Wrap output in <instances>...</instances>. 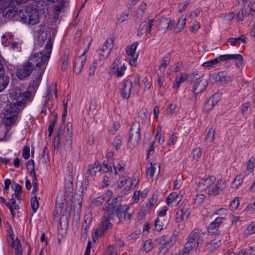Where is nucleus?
<instances>
[{"instance_id": "1", "label": "nucleus", "mask_w": 255, "mask_h": 255, "mask_svg": "<svg viewBox=\"0 0 255 255\" xmlns=\"http://www.w3.org/2000/svg\"><path fill=\"white\" fill-rule=\"evenodd\" d=\"M52 49V42L51 40L49 39L43 51L35 53L29 57V60L28 62L31 63L34 68V67L39 68V73H41V75H43L44 73L50 58Z\"/></svg>"}, {"instance_id": "2", "label": "nucleus", "mask_w": 255, "mask_h": 255, "mask_svg": "<svg viewBox=\"0 0 255 255\" xmlns=\"http://www.w3.org/2000/svg\"><path fill=\"white\" fill-rule=\"evenodd\" d=\"M18 15L20 21L28 25L36 24L39 19V12L33 6L28 5L19 10Z\"/></svg>"}, {"instance_id": "3", "label": "nucleus", "mask_w": 255, "mask_h": 255, "mask_svg": "<svg viewBox=\"0 0 255 255\" xmlns=\"http://www.w3.org/2000/svg\"><path fill=\"white\" fill-rule=\"evenodd\" d=\"M9 97L11 100H16L15 104L25 106L28 102L33 100L34 93L30 91L22 92L18 88H13L9 91Z\"/></svg>"}, {"instance_id": "4", "label": "nucleus", "mask_w": 255, "mask_h": 255, "mask_svg": "<svg viewBox=\"0 0 255 255\" xmlns=\"http://www.w3.org/2000/svg\"><path fill=\"white\" fill-rule=\"evenodd\" d=\"M139 179L135 177L134 179L133 177L126 176H122V177L118 180L116 183L117 187L119 189L122 188L124 187V189L121 191V194L122 195H126L128 194L131 188L135 187L138 182Z\"/></svg>"}, {"instance_id": "5", "label": "nucleus", "mask_w": 255, "mask_h": 255, "mask_svg": "<svg viewBox=\"0 0 255 255\" xmlns=\"http://www.w3.org/2000/svg\"><path fill=\"white\" fill-rule=\"evenodd\" d=\"M20 106L18 104L10 103L9 107L5 111L4 116L7 126H10L18 120Z\"/></svg>"}, {"instance_id": "6", "label": "nucleus", "mask_w": 255, "mask_h": 255, "mask_svg": "<svg viewBox=\"0 0 255 255\" xmlns=\"http://www.w3.org/2000/svg\"><path fill=\"white\" fill-rule=\"evenodd\" d=\"M140 137V124L138 122H135L129 129L128 142L136 146L139 142Z\"/></svg>"}, {"instance_id": "7", "label": "nucleus", "mask_w": 255, "mask_h": 255, "mask_svg": "<svg viewBox=\"0 0 255 255\" xmlns=\"http://www.w3.org/2000/svg\"><path fill=\"white\" fill-rule=\"evenodd\" d=\"M33 70L32 65L27 61L16 70V76L19 80H24L31 75Z\"/></svg>"}, {"instance_id": "8", "label": "nucleus", "mask_w": 255, "mask_h": 255, "mask_svg": "<svg viewBox=\"0 0 255 255\" xmlns=\"http://www.w3.org/2000/svg\"><path fill=\"white\" fill-rule=\"evenodd\" d=\"M114 209V212L117 216L119 220H121L124 216V219L126 221H128L130 219L131 217V214L128 213V210L129 209V207L127 204L125 205H119L113 207Z\"/></svg>"}, {"instance_id": "9", "label": "nucleus", "mask_w": 255, "mask_h": 255, "mask_svg": "<svg viewBox=\"0 0 255 255\" xmlns=\"http://www.w3.org/2000/svg\"><path fill=\"white\" fill-rule=\"evenodd\" d=\"M87 172L90 175H94L97 172L107 173L110 172L109 161L104 160L102 166H100L98 162H95L92 167H89Z\"/></svg>"}, {"instance_id": "10", "label": "nucleus", "mask_w": 255, "mask_h": 255, "mask_svg": "<svg viewBox=\"0 0 255 255\" xmlns=\"http://www.w3.org/2000/svg\"><path fill=\"white\" fill-rule=\"evenodd\" d=\"M73 176H66L65 178V192L64 200L67 198H73L74 185H73Z\"/></svg>"}, {"instance_id": "11", "label": "nucleus", "mask_w": 255, "mask_h": 255, "mask_svg": "<svg viewBox=\"0 0 255 255\" xmlns=\"http://www.w3.org/2000/svg\"><path fill=\"white\" fill-rule=\"evenodd\" d=\"M157 22L154 19H149L147 21H143L139 25V29L137 33L138 36H142L143 34H151V28L154 25V23Z\"/></svg>"}, {"instance_id": "12", "label": "nucleus", "mask_w": 255, "mask_h": 255, "mask_svg": "<svg viewBox=\"0 0 255 255\" xmlns=\"http://www.w3.org/2000/svg\"><path fill=\"white\" fill-rule=\"evenodd\" d=\"M157 22L158 29L160 30L166 31L168 28L172 29L175 24L174 20H170L164 17L159 18Z\"/></svg>"}, {"instance_id": "13", "label": "nucleus", "mask_w": 255, "mask_h": 255, "mask_svg": "<svg viewBox=\"0 0 255 255\" xmlns=\"http://www.w3.org/2000/svg\"><path fill=\"white\" fill-rule=\"evenodd\" d=\"M132 87V82L129 79H127L124 81L121 90V93L122 98L124 99L128 100L129 99Z\"/></svg>"}, {"instance_id": "14", "label": "nucleus", "mask_w": 255, "mask_h": 255, "mask_svg": "<svg viewBox=\"0 0 255 255\" xmlns=\"http://www.w3.org/2000/svg\"><path fill=\"white\" fill-rule=\"evenodd\" d=\"M37 44L42 46L47 39V31L44 23L39 25V29L37 30Z\"/></svg>"}, {"instance_id": "15", "label": "nucleus", "mask_w": 255, "mask_h": 255, "mask_svg": "<svg viewBox=\"0 0 255 255\" xmlns=\"http://www.w3.org/2000/svg\"><path fill=\"white\" fill-rule=\"evenodd\" d=\"M219 62L224 61L230 59H235L237 61V65L239 67L242 65L244 61L243 56L240 54H225L218 57Z\"/></svg>"}, {"instance_id": "16", "label": "nucleus", "mask_w": 255, "mask_h": 255, "mask_svg": "<svg viewBox=\"0 0 255 255\" xmlns=\"http://www.w3.org/2000/svg\"><path fill=\"white\" fill-rule=\"evenodd\" d=\"M114 36L113 35H110L107 38L106 41L104 44V46H105L106 48H103L102 49V52H105L106 53V55L105 56L104 54L102 53H100L99 56H102L103 58H106L109 54L110 53L111 49L114 47Z\"/></svg>"}, {"instance_id": "17", "label": "nucleus", "mask_w": 255, "mask_h": 255, "mask_svg": "<svg viewBox=\"0 0 255 255\" xmlns=\"http://www.w3.org/2000/svg\"><path fill=\"white\" fill-rule=\"evenodd\" d=\"M86 51L84 52L81 56L78 59H76L74 64L73 72L76 74L78 75L82 71L84 64L85 63L86 58L84 56Z\"/></svg>"}, {"instance_id": "18", "label": "nucleus", "mask_w": 255, "mask_h": 255, "mask_svg": "<svg viewBox=\"0 0 255 255\" xmlns=\"http://www.w3.org/2000/svg\"><path fill=\"white\" fill-rule=\"evenodd\" d=\"M208 85V82L206 80L201 79L198 82L194 84L192 91L195 95L203 92Z\"/></svg>"}, {"instance_id": "19", "label": "nucleus", "mask_w": 255, "mask_h": 255, "mask_svg": "<svg viewBox=\"0 0 255 255\" xmlns=\"http://www.w3.org/2000/svg\"><path fill=\"white\" fill-rule=\"evenodd\" d=\"M215 180V176H207L206 178L204 177L201 179L198 183V186L202 190H205L213 184Z\"/></svg>"}, {"instance_id": "20", "label": "nucleus", "mask_w": 255, "mask_h": 255, "mask_svg": "<svg viewBox=\"0 0 255 255\" xmlns=\"http://www.w3.org/2000/svg\"><path fill=\"white\" fill-rule=\"evenodd\" d=\"M17 12V10L15 7L8 5L3 10L2 14L6 18H11L13 17Z\"/></svg>"}, {"instance_id": "21", "label": "nucleus", "mask_w": 255, "mask_h": 255, "mask_svg": "<svg viewBox=\"0 0 255 255\" xmlns=\"http://www.w3.org/2000/svg\"><path fill=\"white\" fill-rule=\"evenodd\" d=\"M10 78L3 72L0 74V92L4 90L9 83Z\"/></svg>"}, {"instance_id": "22", "label": "nucleus", "mask_w": 255, "mask_h": 255, "mask_svg": "<svg viewBox=\"0 0 255 255\" xmlns=\"http://www.w3.org/2000/svg\"><path fill=\"white\" fill-rule=\"evenodd\" d=\"M189 75L185 73H182L180 77H177L175 80V83L173 84L172 87L173 88H179L181 83L185 82L188 78Z\"/></svg>"}, {"instance_id": "23", "label": "nucleus", "mask_w": 255, "mask_h": 255, "mask_svg": "<svg viewBox=\"0 0 255 255\" xmlns=\"http://www.w3.org/2000/svg\"><path fill=\"white\" fill-rule=\"evenodd\" d=\"M67 133L68 134V137L66 138L65 145H66L68 147H71L72 143L71 137L73 135V127L72 123L70 122L68 123L67 124Z\"/></svg>"}, {"instance_id": "24", "label": "nucleus", "mask_w": 255, "mask_h": 255, "mask_svg": "<svg viewBox=\"0 0 255 255\" xmlns=\"http://www.w3.org/2000/svg\"><path fill=\"white\" fill-rule=\"evenodd\" d=\"M49 2H55L57 3L54 6V9L56 12L60 11L64 7L66 6V4H68V0H47Z\"/></svg>"}, {"instance_id": "25", "label": "nucleus", "mask_w": 255, "mask_h": 255, "mask_svg": "<svg viewBox=\"0 0 255 255\" xmlns=\"http://www.w3.org/2000/svg\"><path fill=\"white\" fill-rule=\"evenodd\" d=\"M110 201V198H108V200L106 202V205L105 208H104V210L106 211V213L104 214V216H107L109 218H114V209L113 208L114 206H112L111 203H109V202Z\"/></svg>"}, {"instance_id": "26", "label": "nucleus", "mask_w": 255, "mask_h": 255, "mask_svg": "<svg viewBox=\"0 0 255 255\" xmlns=\"http://www.w3.org/2000/svg\"><path fill=\"white\" fill-rule=\"evenodd\" d=\"M113 219L114 218H109L107 216H103L101 224L103 233H104L105 231L112 228L113 225L110 223V221L113 220Z\"/></svg>"}, {"instance_id": "27", "label": "nucleus", "mask_w": 255, "mask_h": 255, "mask_svg": "<svg viewBox=\"0 0 255 255\" xmlns=\"http://www.w3.org/2000/svg\"><path fill=\"white\" fill-rule=\"evenodd\" d=\"M171 59V54L169 53H167L162 58V62L159 66V70L162 72L164 71L167 66L169 64Z\"/></svg>"}, {"instance_id": "28", "label": "nucleus", "mask_w": 255, "mask_h": 255, "mask_svg": "<svg viewBox=\"0 0 255 255\" xmlns=\"http://www.w3.org/2000/svg\"><path fill=\"white\" fill-rule=\"evenodd\" d=\"M221 96L222 94L220 93H216L214 94L212 98L206 102L205 106H208V105H210V100H211V106L212 107H213L220 100Z\"/></svg>"}, {"instance_id": "29", "label": "nucleus", "mask_w": 255, "mask_h": 255, "mask_svg": "<svg viewBox=\"0 0 255 255\" xmlns=\"http://www.w3.org/2000/svg\"><path fill=\"white\" fill-rule=\"evenodd\" d=\"M107 196L106 195H103L97 198H93L91 203V206L94 208L101 205L104 202Z\"/></svg>"}, {"instance_id": "30", "label": "nucleus", "mask_w": 255, "mask_h": 255, "mask_svg": "<svg viewBox=\"0 0 255 255\" xmlns=\"http://www.w3.org/2000/svg\"><path fill=\"white\" fill-rule=\"evenodd\" d=\"M242 41L244 43H246V37L245 35H242L238 37H231L227 40V42L230 43L231 45H235Z\"/></svg>"}, {"instance_id": "31", "label": "nucleus", "mask_w": 255, "mask_h": 255, "mask_svg": "<svg viewBox=\"0 0 255 255\" xmlns=\"http://www.w3.org/2000/svg\"><path fill=\"white\" fill-rule=\"evenodd\" d=\"M138 45L137 42H134L132 45L128 46L126 48V53L128 56L133 57L135 56V50Z\"/></svg>"}, {"instance_id": "32", "label": "nucleus", "mask_w": 255, "mask_h": 255, "mask_svg": "<svg viewBox=\"0 0 255 255\" xmlns=\"http://www.w3.org/2000/svg\"><path fill=\"white\" fill-rule=\"evenodd\" d=\"M71 213L69 212H66L64 210L63 213L62 214L61 217L60 218L59 222L58 224L60 225V226H61L62 222H64L66 224L67 227L69 226V221L71 217Z\"/></svg>"}, {"instance_id": "33", "label": "nucleus", "mask_w": 255, "mask_h": 255, "mask_svg": "<svg viewBox=\"0 0 255 255\" xmlns=\"http://www.w3.org/2000/svg\"><path fill=\"white\" fill-rule=\"evenodd\" d=\"M42 76V75H41V73H39L38 76L36 78L35 80L32 81V83L30 84L27 91H29L30 89H32V90L35 91L37 89L40 83Z\"/></svg>"}, {"instance_id": "34", "label": "nucleus", "mask_w": 255, "mask_h": 255, "mask_svg": "<svg viewBox=\"0 0 255 255\" xmlns=\"http://www.w3.org/2000/svg\"><path fill=\"white\" fill-rule=\"evenodd\" d=\"M157 168H158L157 173L159 174L160 165L158 163H154L153 165L151 164V167L146 169V175H153Z\"/></svg>"}, {"instance_id": "35", "label": "nucleus", "mask_w": 255, "mask_h": 255, "mask_svg": "<svg viewBox=\"0 0 255 255\" xmlns=\"http://www.w3.org/2000/svg\"><path fill=\"white\" fill-rule=\"evenodd\" d=\"M111 164L112 163L111 162L109 166V172L111 173H114L116 175L118 173L117 170H118L120 172H123L125 170L124 167L122 166L120 164H118L117 167H116L114 164H113V166H112Z\"/></svg>"}, {"instance_id": "36", "label": "nucleus", "mask_w": 255, "mask_h": 255, "mask_svg": "<svg viewBox=\"0 0 255 255\" xmlns=\"http://www.w3.org/2000/svg\"><path fill=\"white\" fill-rule=\"evenodd\" d=\"M60 60L61 62V70L62 71H65L68 66L69 55L64 53Z\"/></svg>"}, {"instance_id": "37", "label": "nucleus", "mask_w": 255, "mask_h": 255, "mask_svg": "<svg viewBox=\"0 0 255 255\" xmlns=\"http://www.w3.org/2000/svg\"><path fill=\"white\" fill-rule=\"evenodd\" d=\"M215 128L212 126L209 129L206 137L205 140H208L210 142H212L215 139Z\"/></svg>"}, {"instance_id": "38", "label": "nucleus", "mask_w": 255, "mask_h": 255, "mask_svg": "<svg viewBox=\"0 0 255 255\" xmlns=\"http://www.w3.org/2000/svg\"><path fill=\"white\" fill-rule=\"evenodd\" d=\"M186 18H179L176 25V27L175 28V31L176 33L180 32L183 28L186 23Z\"/></svg>"}, {"instance_id": "39", "label": "nucleus", "mask_w": 255, "mask_h": 255, "mask_svg": "<svg viewBox=\"0 0 255 255\" xmlns=\"http://www.w3.org/2000/svg\"><path fill=\"white\" fill-rule=\"evenodd\" d=\"M205 196L203 194H197L194 197V204L198 206L201 205L205 200Z\"/></svg>"}, {"instance_id": "40", "label": "nucleus", "mask_w": 255, "mask_h": 255, "mask_svg": "<svg viewBox=\"0 0 255 255\" xmlns=\"http://www.w3.org/2000/svg\"><path fill=\"white\" fill-rule=\"evenodd\" d=\"M182 206V205L179 206V210L177 211L176 214V222L177 223H179L182 221L184 218L183 213V208Z\"/></svg>"}, {"instance_id": "41", "label": "nucleus", "mask_w": 255, "mask_h": 255, "mask_svg": "<svg viewBox=\"0 0 255 255\" xmlns=\"http://www.w3.org/2000/svg\"><path fill=\"white\" fill-rule=\"evenodd\" d=\"M123 139L121 136L117 135L115 138L113 145L115 147L116 150L119 151L121 147Z\"/></svg>"}, {"instance_id": "42", "label": "nucleus", "mask_w": 255, "mask_h": 255, "mask_svg": "<svg viewBox=\"0 0 255 255\" xmlns=\"http://www.w3.org/2000/svg\"><path fill=\"white\" fill-rule=\"evenodd\" d=\"M243 182V178L241 176H236L231 183V187L236 189Z\"/></svg>"}, {"instance_id": "43", "label": "nucleus", "mask_w": 255, "mask_h": 255, "mask_svg": "<svg viewBox=\"0 0 255 255\" xmlns=\"http://www.w3.org/2000/svg\"><path fill=\"white\" fill-rule=\"evenodd\" d=\"M255 166V158L251 157L247 162V170L249 171V173H253L254 167Z\"/></svg>"}, {"instance_id": "44", "label": "nucleus", "mask_w": 255, "mask_h": 255, "mask_svg": "<svg viewBox=\"0 0 255 255\" xmlns=\"http://www.w3.org/2000/svg\"><path fill=\"white\" fill-rule=\"evenodd\" d=\"M219 63L218 57H216L215 59H211L210 60L205 62L202 64V66L205 67H213L215 65H217Z\"/></svg>"}, {"instance_id": "45", "label": "nucleus", "mask_w": 255, "mask_h": 255, "mask_svg": "<svg viewBox=\"0 0 255 255\" xmlns=\"http://www.w3.org/2000/svg\"><path fill=\"white\" fill-rule=\"evenodd\" d=\"M30 204L33 213H35L39 206V202L37 200L36 196H35L31 199Z\"/></svg>"}, {"instance_id": "46", "label": "nucleus", "mask_w": 255, "mask_h": 255, "mask_svg": "<svg viewBox=\"0 0 255 255\" xmlns=\"http://www.w3.org/2000/svg\"><path fill=\"white\" fill-rule=\"evenodd\" d=\"M250 7L249 11L246 10L245 15L246 16H254L255 14V0H254L250 5H249Z\"/></svg>"}, {"instance_id": "47", "label": "nucleus", "mask_w": 255, "mask_h": 255, "mask_svg": "<svg viewBox=\"0 0 255 255\" xmlns=\"http://www.w3.org/2000/svg\"><path fill=\"white\" fill-rule=\"evenodd\" d=\"M160 245V247L159 248V251L158 252V254H160L164 249H165L164 253H166L168 251V250L172 247L170 246V243H169L167 241L163 243L161 245Z\"/></svg>"}, {"instance_id": "48", "label": "nucleus", "mask_w": 255, "mask_h": 255, "mask_svg": "<svg viewBox=\"0 0 255 255\" xmlns=\"http://www.w3.org/2000/svg\"><path fill=\"white\" fill-rule=\"evenodd\" d=\"M179 237V232L175 230L173 232L172 236L170 237L169 240L167 241L169 243H170V246H173L175 242L177 241Z\"/></svg>"}, {"instance_id": "49", "label": "nucleus", "mask_w": 255, "mask_h": 255, "mask_svg": "<svg viewBox=\"0 0 255 255\" xmlns=\"http://www.w3.org/2000/svg\"><path fill=\"white\" fill-rule=\"evenodd\" d=\"M26 168L27 171L32 174L34 173L33 175H36L34 172V161L32 159L29 160L27 164H26Z\"/></svg>"}, {"instance_id": "50", "label": "nucleus", "mask_w": 255, "mask_h": 255, "mask_svg": "<svg viewBox=\"0 0 255 255\" xmlns=\"http://www.w3.org/2000/svg\"><path fill=\"white\" fill-rule=\"evenodd\" d=\"M198 237V234L196 232H194L193 231L192 233H191L189 236L188 241L187 244L189 245H191L192 246H194L195 244L194 243L195 239Z\"/></svg>"}, {"instance_id": "51", "label": "nucleus", "mask_w": 255, "mask_h": 255, "mask_svg": "<svg viewBox=\"0 0 255 255\" xmlns=\"http://www.w3.org/2000/svg\"><path fill=\"white\" fill-rule=\"evenodd\" d=\"M202 151V149L200 147L193 149L192 151L193 158L197 160L201 157Z\"/></svg>"}, {"instance_id": "52", "label": "nucleus", "mask_w": 255, "mask_h": 255, "mask_svg": "<svg viewBox=\"0 0 255 255\" xmlns=\"http://www.w3.org/2000/svg\"><path fill=\"white\" fill-rule=\"evenodd\" d=\"M178 197V195H174V193H171L166 198V204L170 205L173 201H175Z\"/></svg>"}, {"instance_id": "53", "label": "nucleus", "mask_w": 255, "mask_h": 255, "mask_svg": "<svg viewBox=\"0 0 255 255\" xmlns=\"http://www.w3.org/2000/svg\"><path fill=\"white\" fill-rule=\"evenodd\" d=\"M98 59H95L92 64L91 65L89 69V74L90 76H92L95 74L96 68L97 66Z\"/></svg>"}, {"instance_id": "54", "label": "nucleus", "mask_w": 255, "mask_h": 255, "mask_svg": "<svg viewBox=\"0 0 255 255\" xmlns=\"http://www.w3.org/2000/svg\"><path fill=\"white\" fill-rule=\"evenodd\" d=\"M129 18V13L127 11L123 12L119 17L117 18V20L120 23L123 22L127 20H128Z\"/></svg>"}, {"instance_id": "55", "label": "nucleus", "mask_w": 255, "mask_h": 255, "mask_svg": "<svg viewBox=\"0 0 255 255\" xmlns=\"http://www.w3.org/2000/svg\"><path fill=\"white\" fill-rule=\"evenodd\" d=\"M189 81L191 83H193L200 78V75L198 72H194L189 76Z\"/></svg>"}, {"instance_id": "56", "label": "nucleus", "mask_w": 255, "mask_h": 255, "mask_svg": "<svg viewBox=\"0 0 255 255\" xmlns=\"http://www.w3.org/2000/svg\"><path fill=\"white\" fill-rule=\"evenodd\" d=\"M22 156L25 159H27L30 156V148L28 145H25L22 149Z\"/></svg>"}, {"instance_id": "57", "label": "nucleus", "mask_w": 255, "mask_h": 255, "mask_svg": "<svg viewBox=\"0 0 255 255\" xmlns=\"http://www.w3.org/2000/svg\"><path fill=\"white\" fill-rule=\"evenodd\" d=\"M240 205V201L238 197H235L230 204V206L232 210H236Z\"/></svg>"}, {"instance_id": "58", "label": "nucleus", "mask_w": 255, "mask_h": 255, "mask_svg": "<svg viewBox=\"0 0 255 255\" xmlns=\"http://www.w3.org/2000/svg\"><path fill=\"white\" fill-rule=\"evenodd\" d=\"M152 242L151 240H146L144 244L143 249L146 252H149L152 249Z\"/></svg>"}, {"instance_id": "59", "label": "nucleus", "mask_w": 255, "mask_h": 255, "mask_svg": "<svg viewBox=\"0 0 255 255\" xmlns=\"http://www.w3.org/2000/svg\"><path fill=\"white\" fill-rule=\"evenodd\" d=\"M124 196V195H122L121 194V195L115 198L113 200L112 203H111L112 206L115 207V206H116L117 205L118 206L119 205H122V201L123 197Z\"/></svg>"}, {"instance_id": "60", "label": "nucleus", "mask_w": 255, "mask_h": 255, "mask_svg": "<svg viewBox=\"0 0 255 255\" xmlns=\"http://www.w3.org/2000/svg\"><path fill=\"white\" fill-rule=\"evenodd\" d=\"M193 246L191 245H189L188 244H186L184 248V251H180L179 253L183 254V255H189V253L190 251L192 249Z\"/></svg>"}, {"instance_id": "61", "label": "nucleus", "mask_w": 255, "mask_h": 255, "mask_svg": "<svg viewBox=\"0 0 255 255\" xmlns=\"http://www.w3.org/2000/svg\"><path fill=\"white\" fill-rule=\"evenodd\" d=\"M193 246L191 245H189L188 244H186L184 248V251H180L179 253L183 254V255H189V253L190 251L192 249Z\"/></svg>"}, {"instance_id": "62", "label": "nucleus", "mask_w": 255, "mask_h": 255, "mask_svg": "<svg viewBox=\"0 0 255 255\" xmlns=\"http://www.w3.org/2000/svg\"><path fill=\"white\" fill-rule=\"evenodd\" d=\"M251 106L250 102H247L244 104H243L241 107V110L242 111V114L243 116L247 113L249 108Z\"/></svg>"}, {"instance_id": "63", "label": "nucleus", "mask_w": 255, "mask_h": 255, "mask_svg": "<svg viewBox=\"0 0 255 255\" xmlns=\"http://www.w3.org/2000/svg\"><path fill=\"white\" fill-rule=\"evenodd\" d=\"M247 230L249 234H253L255 233V223L252 222L247 227Z\"/></svg>"}, {"instance_id": "64", "label": "nucleus", "mask_w": 255, "mask_h": 255, "mask_svg": "<svg viewBox=\"0 0 255 255\" xmlns=\"http://www.w3.org/2000/svg\"><path fill=\"white\" fill-rule=\"evenodd\" d=\"M105 255H118L117 253L115 252V249L111 246L108 247V249L106 251Z\"/></svg>"}]
</instances>
